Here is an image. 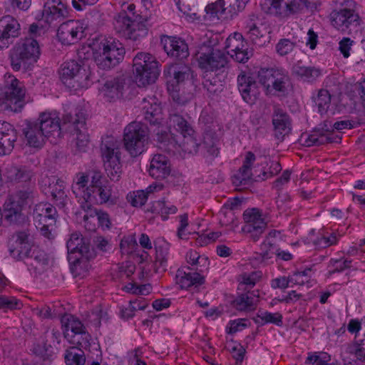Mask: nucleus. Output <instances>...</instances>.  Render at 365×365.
I'll use <instances>...</instances> for the list:
<instances>
[{
  "instance_id": "obj_1",
  "label": "nucleus",
  "mask_w": 365,
  "mask_h": 365,
  "mask_svg": "<svg viewBox=\"0 0 365 365\" xmlns=\"http://www.w3.org/2000/svg\"><path fill=\"white\" fill-rule=\"evenodd\" d=\"M134 3L127 4L123 2L122 11L114 19L113 26L115 31L126 39L136 41L145 36L148 33V28L145 24L151 16V13L143 16L135 14Z\"/></svg>"
},
{
  "instance_id": "obj_2",
  "label": "nucleus",
  "mask_w": 365,
  "mask_h": 365,
  "mask_svg": "<svg viewBox=\"0 0 365 365\" xmlns=\"http://www.w3.org/2000/svg\"><path fill=\"white\" fill-rule=\"evenodd\" d=\"M92 50L95 63L103 70L116 66L125 55V48L121 43L103 36L94 40Z\"/></svg>"
},
{
  "instance_id": "obj_3",
  "label": "nucleus",
  "mask_w": 365,
  "mask_h": 365,
  "mask_svg": "<svg viewBox=\"0 0 365 365\" xmlns=\"http://www.w3.org/2000/svg\"><path fill=\"white\" fill-rule=\"evenodd\" d=\"M40 53L39 43L34 37L21 39L9 51L11 66L15 71L27 70L38 61Z\"/></svg>"
},
{
  "instance_id": "obj_4",
  "label": "nucleus",
  "mask_w": 365,
  "mask_h": 365,
  "mask_svg": "<svg viewBox=\"0 0 365 365\" xmlns=\"http://www.w3.org/2000/svg\"><path fill=\"white\" fill-rule=\"evenodd\" d=\"M100 149L107 176L112 181H118L122 174L120 142L113 136L106 135L102 138Z\"/></svg>"
},
{
  "instance_id": "obj_5",
  "label": "nucleus",
  "mask_w": 365,
  "mask_h": 365,
  "mask_svg": "<svg viewBox=\"0 0 365 365\" xmlns=\"http://www.w3.org/2000/svg\"><path fill=\"white\" fill-rule=\"evenodd\" d=\"M33 197L34 190L31 187L21 189L11 194L4 204L2 215L4 219L10 224H24L27 217L23 210Z\"/></svg>"
},
{
  "instance_id": "obj_6",
  "label": "nucleus",
  "mask_w": 365,
  "mask_h": 365,
  "mask_svg": "<svg viewBox=\"0 0 365 365\" xmlns=\"http://www.w3.org/2000/svg\"><path fill=\"white\" fill-rule=\"evenodd\" d=\"M26 103V89L22 82L9 76L0 91V106L13 112H20Z\"/></svg>"
},
{
  "instance_id": "obj_7",
  "label": "nucleus",
  "mask_w": 365,
  "mask_h": 365,
  "mask_svg": "<svg viewBox=\"0 0 365 365\" xmlns=\"http://www.w3.org/2000/svg\"><path fill=\"white\" fill-rule=\"evenodd\" d=\"M149 135L146 125L134 121L124 129L123 146L131 157H137L145 150Z\"/></svg>"
},
{
  "instance_id": "obj_8",
  "label": "nucleus",
  "mask_w": 365,
  "mask_h": 365,
  "mask_svg": "<svg viewBox=\"0 0 365 365\" xmlns=\"http://www.w3.org/2000/svg\"><path fill=\"white\" fill-rule=\"evenodd\" d=\"M133 73L138 86L154 83L159 75L158 62L148 53H138L133 58Z\"/></svg>"
},
{
  "instance_id": "obj_9",
  "label": "nucleus",
  "mask_w": 365,
  "mask_h": 365,
  "mask_svg": "<svg viewBox=\"0 0 365 365\" xmlns=\"http://www.w3.org/2000/svg\"><path fill=\"white\" fill-rule=\"evenodd\" d=\"M68 259L76 269L81 267L82 263L94 257L95 253L91 248L89 240L79 232H73L67 241Z\"/></svg>"
},
{
  "instance_id": "obj_10",
  "label": "nucleus",
  "mask_w": 365,
  "mask_h": 365,
  "mask_svg": "<svg viewBox=\"0 0 365 365\" xmlns=\"http://www.w3.org/2000/svg\"><path fill=\"white\" fill-rule=\"evenodd\" d=\"M199 66L207 71H217L226 68L229 60L227 56L219 49L203 45L197 53Z\"/></svg>"
},
{
  "instance_id": "obj_11",
  "label": "nucleus",
  "mask_w": 365,
  "mask_h": 365,
  "mask_svg": "<svg viewBox=\"0 0 365 365\" xmlns=\"http://www.w3.org/2000/svg\"><path fill=\"white\" fill-rule=\"evenodd\" d=\"M59 74L63 84L75 89L85 86L88 80L86 69L76 61L64 62L61 66Z\"/></svg>"
},
{
  "instance_id": "obj_12",
  "label": "nucleus",
  "mask_w": 365,
  "mask_h": 365,
  "mask_svg": "<svg viewBox=\"0 0 365 365\" xmlns=\"http://www.w3.org/2000/svg\"><path fill=\"white\" fill-rule=\"evenodd\" d=\"M134 85V82L128 76L110 77L105 81L100 92L108 101H115L122 98Z\"/></svg>"
},
{
  "instance_id": "obj_13",
  "label": "nucleus",
  "mask_w": 365,
  "mask_h": 365,
  "mask_svg": "<svg viewBox=\"0 0 365 365\" xmlns=\"http://www.w3.org/2000/svg\"><path fill=\"white\" fill-rule=\"evenodd\" d=\"M170 126L174 127L183 136L184 140L180 146L185 152L197 153L199 143L194 137L195 131L190 124L181 115L174 113L169 118Z\"/></svg>"
},
{
  "instance_id": "obj_14",
  "label": "nucleus",
  "mask_w": 365,
  "mask_h": 365,
  "mask_svg": "<svg viewBox=\"0 0 365 365\" xmlns=\"http://www.w3.org/2000/svg\"><path fill=\"white\" fill-rule=\"evenodd\" d=\"M203 269L182 267L176 272L175 280L180 289L197 292L198 287L205 283Z\"/></svg>"
},
{
  "instance_id": "obj_15",
  "label": "nucleus",
  "mask_w": 365,
  "mask_h": 365,
  "mask_svg": "<svg viewBox=\"0 0 365 365\" xmlns=\"http://www.w3.org/2000/svg\"><path fill=\"white\" fill-rule=\"evenodd\" d=\"M243 218L245 225L242 230L248 234L254 242L257 241L267 227L260 211L256 208L247 210L244 212Z\"/></svg>"
},
{
  "instance_id": "obj_16",
  "label": "nucleus",
  "mask_w": 365,
  "mask_h": 365,
  "mask_svg": "<svg viewBox=\"0 0 365 365\" xmlns=\"http://www.w3.org/2000/svg\"><path fill=\"white\" fill-rule=\"evenodd\" d=\"M85 27L83 24L78 20H68L62 23L57 31L58 40L63 44H73L84 36Z\"/></svg>"
},
{
  "instance_id": "obj_17",
  "label": "nucleus",
  "mask_w": 365,
  "mask_h": 365,
  "mask_svg": "<svg viewBox=\"0 0 365 365\" xmlns=\"http://www.w3.org/2000/svg\"><path fill=\"white\" fill-rule=\"evenodd\" d=\"M259 81L267 89L273 88L277 91H284L288 81L287 73L282 69L261 68L258 72Z\"/></svg>"
},
{
  "instance_id": "obj_18",
  "label": "nucleus",
  "mask_w": 365,
  "mask_h": 365,
  "mask_svg": "<svg viewBox=\"0 0 365 365\" xmlns=\"http://www.w3.org/2000/svg\"><path fill=\"white\" fill-rule=\"evenodd\" d=\"M68 16L67 6L61 0H46L44 3L42 17L50 26H56Z\"/></svg>"
},
{
  "instance_id": "obj_19",
  "label": "nucleus",
  "mask_w": 365,
  "mask_h": 365,
  "mask_svg": "<svg viewBox=\"0 0 365 365\" xmlns=\"http://www.w3.org/2000/svg\"><path fill=\"white\" fill-rule=\"evenodd\" d=\"M20 24L14 17L8 15L0 19V50L8 48L20 36Z\"/></svg>"
},
{
  "instance_id": "obj_20",
  "label": "nucleus",
  "mask_w": 365,
  "mask_h": 365,
  "mask_svg": "<svg viewBox=\"0 0 365 365\" xmlns=\"http://www.w3.org/2000/svg\"><path fill=\"white\" fill-rule=\"evenodd\" d=\"M262 9L267 14L287 17L297 12L296 0H261Z\"/></svg>"
},
{
  "instance_id": "obj_21",
  "label": "nucleus",
  "mask_w": 365,
  "mask_h": 365,
  "mask_svg": "<svg viewBox=\"0 0 365 365\" xmlns=\"http://www.w3.org/2000/svg\"><path fill=\"white\" fill-rule=\"evenodd\" d=\"M33 245L29 242V235L25 231L17 232L9 240L11 255L18 260L29 256Z\"/></svg>"
},
{
  "instance_id": "obj_22",
  "label": "nucleus",
  "mask_w": 365,
  "mask_h": 365,
  "mask_svg": "<svg viewBox=\"0 0 365 365\" xmlns=\"http://www.w3.org/2000/svg\"><path fill=\"white\" fill-rule=\"evenodd\" d=\"M330 21L336 29L344 32H351L360 24V18L357 12H331Z\"/></svg>"
},
{
  "instance_id": "obj_23",
  "label": "nucleus",
  "mask_w": 365,
  "mask_h": 365,
  "mask_svg": "<svg viewBox=\"0 0 365 365\" xmlns=\"http://www.w3.org/2000/svg\"><path fill=\"white\" fill-rule=\"evenodd\" d=\"M161 43L164 51L170 57L183 60L189 56L187 44L180 38L165 36L161 38Z\"/></svg>"
},
{
  "instance_id": "obj_24",
  "label": "nucleus",
  "mask_w": 365,
  "mask_h": 365,
  "mask_svg": "<svg viewBox=\"0 0 365 365\" xmlns=\"http://www.w3.org/2000/svg\"><path fill=\"white\" fill-rule=\"evenodd\" d=\"M237 87L243 100L250 104H253L259 93L257 83L250 75L243 73L237 77Z\"/></svg>"
},
{
  "instance_id": "obj_25",
  "label": "nucleus",
  "mask_w": 365,
  "mask_h": 365,
  "mask_svg": "<svg viewBox=\"0 0 365 365\" xmlns=\"http://www.w3.org/2000/svg\"><path fill=\"white\" fill-rule=\"evenodd\" d=\"M17 138L14 127L8 122L0 120V155L10 154Z\"/></svg>"
},
{
  "instance_id": "obj_26",
  "label": "nucleus",
  "mask_w": 365,
  "mask_h": 365,
  "mask_svg": "<svg viewBox=\"0 0 365 365\" xmlns=\"http://www.w3.org/2000/svg\"><path fill=\"white\" fill-rule=\"evenodd\" d=\"M164 73L168 78V88L171 89V86H180L190 78L191 68L185 63H177L168 66Z\"/></svg>"
},
{
  "instance_id": "obj_27",
  "label": "nucleus",
  "mask_w": 365,
  "mask_h": 365,
  "mask_svg": "<svg viewBox=\"0 0 365 365\" xmlns=\"http://www.w3.org/2000/svg\"><path fill=\"white\" fill-rule=\"evenodd\" d=\"M26 145L35 148H41L46 139L37 121H26L22 129Z\"/></svg>"
},
{
  "instance_id": "obj_28",
  "label": "nucleus",
  "mask_w": 365,
  "mask_h": 365,
  "mask_svg": "<svg viewBox=\"0 0 365 365\" xmlns=\"http://www.w3.org/2000/svg\"><path fill=\"white\" fill-rule=\"evenodd\" d=\"M332 130H330L327 123H324V127L314 130L312 134L307 136L304 140V145L310 147L314 145L319 146L327 143H339L341 137L335 135Z\"/></svg>"
},
{
  "instance_id": "obj_29",
  "label": "nucleus",
  "mask_w": 365,
  "mask_h": 365,
  "mask_svg": "<svg viewBox=\"0 0 365 365\" xmlns=\"http://www.w3.org/2000/svg\"><path fill=\"white\" fill-rule=\"evenodd\" d=\"M255 155L252 152L246 153L242 166L237 173L232 176V183L236 187H244L251 184L252 180V173L251 167L255 161Z\"/></svg>"
},
{
  "instance_id": "obj_30",
  "label": "nucleus",
  "mask_w": 365,
  "mask_h": 365,
  "mask_svg": "<svg viewBox=\"0 0 365 365\" xmlns=\"http://www.w3.org/2000/svg\"><path fill=\"white\" fill-rule=\"evenodd\" d=\"M56 217L57 211L50 203H38L34 210V219L35 224L38 225L48 223L47 226H53L56 224Z\"/></svg>"
},
{
  "instance_id": "obj_31",
  "label": "nucleus",
  "mask_w": 365,
  "mask_h": 365,
  "mask_svg": "<svg viewBox=\"0 0 365 365\" xmlns=\"http://www.w3.org/2000/svg\"><path fill=\"white\" fill-rule=\"evenodd\" d=\"M38 124L45 134L47 140L49 137H59L61 135V125L59 118L55 114L42 113L36 120Z\"/></svg>"
},
{
  "instance_id": "obj_32",
  "label": "nucleus",
  "mask_w": 365,
  "mask_h": 365,
  "mask_svg": "<svg viewBox=\"0 0 365 365\" xmlns=\"http://www.w3.org/2000/svg\"><path fill=\"white\" fill-rule=\"evenodd\" d=\"M150 175L157 180H163L170 175L171 165L168 158L161 154L155 155L148 170Z\"/></svg>"
},
{
  "instance_id": "obj_33",
  "label": "nucleus",
  "mask_w": 365,
  "mask_h": 365,
  "mask_svg": "<svg viewBox=\"0 0 365 365\" xmlns=\"http://www.w3.org/2000/svg\"><path fill=\"white\" fill-rule=\"evenodd\" d=\"M272 123L278 139H283L291 131V120L287 113L279 108H274Z\"/></svg>"
},
{
  "instance_id": "obj_34",
  "label": "nucleus",
  "mask_w": 365,
  "mask_h": 365,
  "mask_svg": "<svg viewBox=\"0 0 365 365\" xmlns=\"http://www.w3.org/2000/svg\"><path fill=\"white\" fill-rule=\"evenodd\" d=\"M48 190L46 193H49L56 205L63 207L68 200L67 195L65 192V183L63 180L51 176L47 180Z\"/></svg>"
},
{
  "instance_id": "obj_35",
  "label": "nucleus",
  "mask_w": 365,
  "mask_h": 365,
  "mask_svg": "<svg viewBox=\"0 0 365 365\" xmlns=\"http://www.w3.org/2000/svg\"><path fill=\"white\" fill-rule=\"evenodd\" d=\"M153 102L143 99L142 109L144 114V119L150 123V125H160L163 122L162 109L160 105L154 102V99L150 98Z\"/></svg>"
},
{
  "instance_id": "obj_36",
  "label": "nucleus",
  "mask_w": 365,
  "mask_h": 365,
  "mask_svg": "<svg viewBox=\"0 0 365 365\" xmlns=\"http://www.w3.org/2000/svg\"><path fill=\"white\" fill-rule=\"evenodd\" d=\"M112 194V190L110 186L108 185V182H105L103 185L93 188L91 190L86 192L83 195L84 200L89 201H95L98 204H103L109 202Z\"/></svg>"
},
{
  "instance_id": "obj_37",
  "label": "nucleus",
  "mask_w": 365,
  "mask_h": 365,
  "mask_svg": "<svg viewBox=\"0 0 365 365\" xmlns=\"http://www.w3.org/2000/svg\"><path fill=\"white\" fill-rule=\"evenodd\" d=\"M258 291L247 292L241 294L233 301L234 307L239 311H252L255 309L258 302Z\"/></svg>"
},
{
  "instance_id": "obj_38",
  "label": "nucleus",
  "mask_w": 365,
  "mask_h": 365,
  "mask_svg": "<svg viewBox=\"0 0 365 365\" xmlns=\"http://www.w3.org/2000/svg\"><path fill=\"white\" fill-rule=\"evenodd\" d=\"M163 188L162 185L153 184L147 188V192L143 190H138L130 193L127 198L133 207H141L145 205L148 199V194L155 190H160Z\"/></svg>"
},
{
  "instance_id": "obj_39",
  "label": "nucleus",
  "mask_w": 365,
  "mask_h": 365,
  "mask_svg": "<svg viewBox=\"0 0 365 365\" xmlns=\"http://www.w3.org/2000/svg\"><path fill=\"white\" fill-rule=\"evenodd\" d=\"M292 71L296 76L309 82L315 81L321 75L319 69L312 66H304L301 65L300 63L294 65Z\"/></svg>"
},
{
  "instance_id": "obj_40",
  "label": "nucleus",
  "mask_w": 365,
  "mask_h": 365,
  "mask_svg": "<svg viewBox=\"0 0 365 365\" xmlns=\"http://www.w3.org/2000/svg\"><path fill=\"white\" fill-rule=\"evenodd\" d=\"M63 125L70 124L73 130L79 128H84L86 124L85 114L81 109L76 108L73 112L63 115Z\"/></svg>"
},
{
  "instance_id": "obj_41",
  "label": "nucleus",
  "mask_w": 365,
  "mask_h": 365,
  "mask_svg": "<svg viewBox=\"0 0 365 365\" xmlns=\"http://www.w3.org/2000/svg\"><path fill=\"white\" fill-rule=\"evenodd\" d=\"M64 359L66 365H84L86 363L84 351L75 346L66 350Z\"/></svg>"
},
{
  "instance_id": "obj_42",
  "label": "nucleus",
  "mask_w": 365,
  "mask_h": 365,
  "mask_svg": "<svg viewBox=\"0 0 365 365\" xmlns=\"http://www.w3.org/2000/svg\"><path fill=\"white\" fill-rule=\"evenodd\" d=\"M246 46L247 43L242 35L236 32L230 35L227 38L225 48L227 49V54L230 55L232 52L239 51L240 49L243 50Z\"/></svg>"
},
{
  "instance_id": "obj_43",
  "label": "nucleus",
  "mask_w": 365,
  "mask_h": 365,
  "mask_svg": "<svg viewBox=\"0 0 365 365\" xmlns=\"http://www.w3.org/2000/svg\"><path fill=\"white\" fill-rule=\"evenodd\" d=\"M85 200L86 202L81 205V207L85 211V214L83 217L85 222V227L88 230H93L95 228V223L96 222L100 211L91 207L90 204L91 201Z\"/></svg>"
},
{
  "instance_id": "obj_44",
  "label": "nucleus",
  "mask_w": 365,
  "mask_h": 365,
  "mask_svg": "<svg viewBox=\"0 0 365 365\" xmlns=\"http://www.w3.org/2000/svg\"><path fill=\"white\" fill-rule=\"evenodd\" d=\"M155 248L156 251V263H158L160 267H165L169 254V243L163 239H158L155 242Z\"/></svg>"
},
{
  "instance_id": "obj_45",
  "label": "nucleus",
  "mask_w": 365,
  "mask_h": 365,
  "mask_svg": "<svg viewBox=\"0 0 365 365\" xmlns=\"http://www.w3.org/2000/svg\"><path fill=\"white\" fill-rule=\"evenodd\" d=\"M269 31L264 26L246 34L247 38L256 46H263L269 42Z\"/></svg>"
},
{
  "instance_id": "obj_46",
  "label": "nucleus",
  "mask_w": 365,
  "mask_h": 365,
  "mask_svg": "<svg viewBox=\"0 0 365 365\" xmlns=\"http://www.w3.org/2000/svg\"><path fill=\"white\" fill-rule=\"evenodd\" d=\"M26 257L34 259V262L31 263V265H33L36 269H37L38 266L42 269H44L45 267L48 264L49 259L47 255L44 251L40 250L36 246L33 247L30 254Z\"/></svg>"
},
{
  "instance_id": "obj_47",
  "label": "nucleus",
  "mask_w": 365,
  "mask_h": 365,
  "mask_svg": "<svg viewBox=\"0 0 365 365\" xmlns=\"http://www.w3.org/2000/svg\"><path fill=\"white\" fill-rule=\"evenodd\" d=\"M276 240H264L260 245L259 255L263 262H266L276 255L277 252Z\"/></svg>"
},
{
  "instance_id": "obj_48",
  "label": "nucleus",
  "mask_w": 365,
  "mask_h": 365,
  "mask_svg": "<svg viewBox=\"0 0 365 365\" xmlns=\"http://www.w3.org/2000/svg\"><path fill=\"white\" fill-rule=\"evenodd\" d=\"M264 26L261 23L259 16L255 13L249 14L242 21V29L245 34L250 33Z\"/></svg>"
},
{
  "instance_id": "obj_49",
  "label": "nucleus",
  "mask_w": 365,
  "mask_h": 365,
  "mask_svg": "<svg viewBox=\"0 0 365 365\" xmlns=\"http://www.w3.org/2000/svg\"><path fill=\"white\" fill-rule=\"evenodd\" d=\"M319 112L322 115L326 113L331 104V95L327 90L322 89L314 99Z\"/></svg>"
},
{
  "instance_id": "obj_50",
  "label": "nucleus",
  "mask_w": 365,
  "mask_h": 365,
  "mask_svg": "<svg viewBox=\"0 0 365 365\" xmlns=\"http://www.w3.org/2000/svg\"><path fill=\"white\" fill-rule=\"evenodd\" d=\"M331 12H356L354 0H334Z\"/></svg>"
},
{
  "instance_id": "obj_51",
  "label": "nucleus",
  "mask_w": 365,
  "mask_h": 365,
  "mask_svg": "<svg viewBox=\"0 0 365 365\" xmlns=\"http://www.w3.org/2000/svg\"><path fill=\"white\" fill-rule=\"evenodd\" d=\"M187 262L192 266H200V268L206 267L208 265V258L205 256H200L196 251L190 250L186 255Z\"/></svg>"
},
{
  "instance_id": "obj_52",
  "label": "nucleus",
  "mask_w": 365,
  "mask_h": 365,
  "mask_svg": "<svg viewBox=\"0 0 365 365\" xmlns=\"http://www.w3.org/2000/svg\"><path fill=\"white\" fill-rule=\"evenodd\" d=\"M82 128L74 130L73 135H76V146L79 151H85L88 145V135L86 130H82Z\"/></svg>"
},
{
  "instance_id": "obj_53",
  "label": "nucleus",
  "mask_w": 365,
  "mask_h": 365,
  "mask_svg": "<svg viewBox=\"0 0 365 365\" xmlns=\"http://www.w3.org/2000/svg\"><path fill=\"white\" fill-rule=\"evenodd\" d=\"M66 327L68 330H71L76 335L86 331L82 322L76 317L68 315L66 317Z\"/></svg>"
},
{
  "instance_id": "obj_54",
  "label": "nucleus",
  "mask_w": 365,
  "mask_h": 365,
  "mask_svg": "<svg viewBox=\"0 0 365 365\" xmlns=\"http://www.w3.org/2000/svg\"><path fill=\"white\" fill-rule=\"evenodd\" d=\"M296 43L289 39L282 38L276 44V51L280 56H285L293 51Z\"/></svg>"
},
{
  "instance_id": "obj_55",
  "label": "nucleus",
  "mask_w": 365,
  "mask_h": 365,
  "mask_svg": "<svg viewBox=\"0 0 365 365\" xmlns=\"http://www.w3.org/2000/svg\"><path fill=\"white\" fill-rule=\"evenodd\" d=\"M227 0H217L215 3L209 4L206 7L207 12H210L212 14L223 15L226 13V10L229 11V6L226 7Z\"/></svg>"
},
{
  "instance_id": "obj_56",
  "label": "nucleus",
  "mask_w": 365,
  "mask_h": 365,
  "mask_svg": "<svg viewBox=\"0 0 365 365\" xmlns=\"http://www.w3.org/2000/svg\"><path fill=\"white\" fill-rule=\"evenodd\" d=\"M22 307V303L13 297H6L0 295V309L5 308L8 309H19Z\"/></svg>"
},
{
  "instance_id": "obj_57",
  "label": "nucleus",
  "mask_w": 365,
  "mask_h": 365,
  "mask_svg": "<svg viewBox=\"0 0 365 365\" xmlns=\"http://www.w3.org/2000/svg\"><path fill=\"white\" fill-rule=\"evenodd\" d=\"M156 135V140L161 144L160 148L162 149L170 152L172 150L171 147L174 148L175 146L174 140L170 138V135L166 131H161L160 133L158 131Z\"/></svg>"
},
{
  "instance_id": "obj_58",
  "label": "nucleus",
  "mask_w": 365,
  "mask_h": 365,
  "mask_svg": "<svg viewBox=\"0 0 365 365\" xmlns=\"http://www.w3.org/2000/svg\"><path fill=\"white\" fill-rule=\"evenodd\" d=\"M330 360L329 356L325 353H313L309 354L307 356L305 364L312 365H327V362Z\"/></svg>"
},
{
  "instance_id": "obj_59",
  "label": "nucleus",
  "mask_w": 365,
  "mask_h": 365,
  "mask_svg": "<svg viewBox=\"0 0 365 365\" xmlns=\"http://www.w3.org/2000/svg\"><path fill=\"white\" fill-rule=\"evenodd\" d=\"M258 318L265 323H272L277 325L282 324V316L279 313L262 312L257 315Z\"/></svg>"
},
{
  "instance_id": "obj_60",
  "label": "nucleus",
  "mask_w": 365,
  "mask_h": 365,
  "mask_svg": "<svg viewBox=\"0 0 365 365\" xmlns=\"http://www.w3.org/2000/svg\"><path fill=\"white\" fill-rule=\"evenodd\" d=\"M91 336L86 331L82 333H79L78 334H75L74 339L73 340V344H76V346L82 349H88L90 344Z\"/></svg>"
},
{
  "instance_id": "obj_61",
  "label": "nucleus",
  "mask_w": 365,
  "mask_h": 365,
  "mask_svg": "<svg viewBox=\"0 0 365 365\" xmlns=\"http://www.w3.org/2000/svg\"><path fill=\"white\" fill-rule=\"evenodd\" d=\"M88 182V178L87 175H85L83 174H80L77 175V181L74 185L72 186L73 192L76 195H80L82 192H83V195L86 193V190L84 189L87 187V184Z\"/></svg>"
},
{
  "instance_id": "obj_62",
  "label": "nucleus",
  "mask_w": 365,
  "mask_h": 365,
  "mask_svg": "<svg viewBox=\"0 0 365 365\" xmlns=\"http://www.w3.org/2000/svg\"><path fill=\"white\" fill-rule=\"evenodd\" d=\"M249 0H227V4L229 6L228 13L232 16L237 14L244 10Z\"/></svg>"
},
{
  "instance_id": "obj_63",
  "label": "nucleus",
  "mask_w": 365,
  "mask_h": 365,
  "mask_svg": "<svg viewBox=\"0 0 365 365\" xmlns=\"http://www.w3.org/2000/svg\"><path fill=\"white\" fill-rule=\"evenodd\" d=\"M203 86L211 95L217 94L222 91V84L216 80L212 81L210 79H206L203 83Z\"/></svg>"
},
{
  "instance_id": "obj_64",
  "label": "nucleus",
  "mask_w": 365,
  "mask_h": 365,
  "mask_svg": "<svg viewBox=\"0 0 365 365\" xmlns=\"http://www.w3.org/2000/svg\"><path fill=\"white\" fill-rule=\"evenodd\" d=\"M252 55V51H248L247 45L246 47H244L243 50L240 49L239 51L232 52L230 56L239 63H245L250 59Z\"/></svg>"
}]
</instances>
